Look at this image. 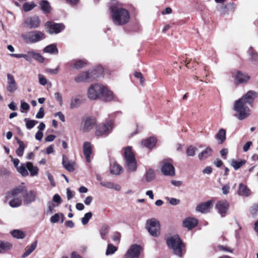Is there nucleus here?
Returning a JSON list of instances; mask_svg holds the SVG:
<instances>
[{"label":"nucleus","instance_id":"cd10ccee","mask_svg":"<svg viewBox=\"0 0 258 258\" xmlns=\"http://www.w3.org/2000/svg\"><path fill=\"white\" fill-rule=\"evenodd\" d=\"M237 194L238 195L241 196L248 197L250 195V190L245 185L241 183L239 185Z\"/></svg>","mask_w":258,"mask_h":258},{"label":"nucleus","instance_id":"b1692460","mask_svg":"<svg viewBox=\"0 0 258 258\" xmlns=\"http://www.w3.org/2000/svg\"><path fill=\"white\" fill-rule=\"evenodd\" d=\"M62 164L66 170L73 172L75 170V163L72 161H69L65 155H63Z\"/></svg>","mask_w":258,"mask_h":258},{"label":"nucleus","instance_id":"393cba45","mask_svg":"<svg viewBox=\"0 0 258 258\" xmlns=\"http://www.w3.org/2000/svg\"><path fill=\"white\" fill-rule=\"evenodd\" d=\"M25 166L27 171L28 172L29 171L30 172L31 176H35L38 175V168L36 166H34L32 163L27 162L25 164Z\"/></svg>","mask_w":258,"mask_h":258},{"label":"nucleus","instance_id":"423d86ee","mask_svg":"<svg viewBox=\"0 0 258 258\" xmlns=\"http://www.w3.org/2000/svg\"><path fill=\"white\" fill-rule=\"evenodd\" d=\"M21 37L27 44L35 43L45 38L44 33L37 30L23 33L21 34Z\"/></svg>","mask_w":258,"mask_h":258},{"label":"nucleus","instance_id":"e433bc0d","mask_svg":"<svg viewBox=\"0 0 258 258\" xmlns=\"http://www.w3.org/2000/svg\"><path fill=\"white\" fill-rule=\"evenodd\" d=\"M40 5L41 10L45 13H48L50 12L51 7L49 2L46 0H42L40 2Z\"/></svg>","mask_w":258,"mask_h":258},{"label":"nucleus","instance_id":"49530a36","mask_svg":"<svg viewBox=\"0 0 258 258\" xmlns=\"http://www.w3.org/2000/svg\"><path fill=\"white\" fill-rule=\"evenodd\" d=\"M155 178V172L152 169L148 170L146 172V180L148 182L152 181Z\"/></svg>","mask_w":258,"mask_h":258},{"label":"nucleus","instance_id":"0eeeda50","mask_svg":"<svg viewBox=\"0 0 258 258\" xmlns=\"http://www.w3.org/2000/svg\"><path fill=\"white\" fill-rule=\"evenodd\" d=\"M102 73V68L98 67L97 70L94 69L81 73L75 78V81L77 83H81L89 80H93L97 78Z\"/></svg>","mask_w":258,"mask_h":258},{"label":"nucleus","instance_id":"de8ad7c7","mask_svg":"<svg viewBox=\"0 0 258 258\" xmlns=\"http://www.w3.org/2000/svg\"><path fill=\"white\" fill-rule=\"evenodd\" d=\"M197 150V148L192 146H190L186 149V154L188 156H195Z\"/></svg>","mask_w":258,"mask_h":258},{"label":"nucleus","instance_id":"8fccbe9b","mask_svg":"<svg viewBox=\"0 0 258 258\" xmlns=\"http://www.w3.org/2000/svg\"><path fill=\"white\" fill-rule=\"evenodd\" d=\"M117 250V247L112 244H108L106 251V255L112 254Z\"/></svg>","mask_w":258,"mask_h":258},{"label":"nucleus","instance_id":"6e6552de","mask_svg":"<svg viewBox=\"0 0 258 258\" xmlns=\"http://www.w3.org/2000/svg\"><path fill=\"white\" fill-rule=\"evenodd\" d=\"M103 85L99 83L92 84L88 89L87 96L89 99L96 100L101 99Z\"/></svg>","mask_w":258,"mask_h":258},{"label":"nucleus","instance_id":"f3484780","mask_svg":"<svg viewBox=\"0 0 258 258\" xmlns=\"http://www.w3.org/2000/svg\"><path fill=\"white\" fill-rule=\"evenodd\" d=\"M7 90L10 93H14L18 89V85L15 80L14 77L11 74L7 75Z\"/></svg>","mask_w":258,"mask_h":258},{"label":"nucleus","instance_id":"ea45409f","mask_svg":"<svg viewBox=\"0 0 258 258\" xmlns=\"http://www.w3.org/2000/svg\"><path fill=\"white\" fill-rule=\"evenodd\" d=\"M81 100L78 97H72L71 100L70 108L74 109L78 107L81 104Z\"/></svg>","mask_w":258,"mask_h":258},{"label":"nucleus","instance_id":"7c9ffc66","mask_svg":"<svg viewBox=\"0 0 258 258\" xmlns=\"http://www.w3.org/2000/svg\"><path fill=\"white\" fill-rule=\"evenodd\" d=\"M212 152V149L210 147H207L203 151L199 153L198 155L199 158L201 160H204L211 156Z\"/></svg>","mask_w":258,"mask_h":258},{"label":"nucleus","instance_id":"0e129e2a","mask_svg":"<svg viewBox=\"0 0 258 258\" xmlns=\"http://www.w3.org/2000/svg\"><path fill=\"white\" fill-rule=\"evenodd\" d=\"M120 234L119 232H116L112 236V238L114 241H119L120 239Z\"/></svg>","mask_w":258,"mask_h":258},{"label":"nucleus","instance_id":"58836bf2","mask_svg":"<svg viewBox=\"0 0 258 258\" xmlns=\"http://www.w3.org/2000/svg\"><path fill=\"white\" fill-rule=\"evenodd\" d=\"M12 246V245L9 242L0 241V253H4L10 249Z\"/></svg>","mask_w":258,"mask_h":258},{"label":"nucleus","instance_id":"5fc2aeb1","mask_svg":"<svg viewBox=\"0 0 258 258\" xmlns=\"http://www.w3.org/2000/svg\"><path fill=\"white\" fill-rule=\"evenodd\" d=\"M250 212L253 216L258 215V204L253 205L250 209Z\"/></svg>","mask_w":258,"mask_h":258},{"label":"nucleus","instance_id":"9b49d317","mask_svg":"<svg viewBox=\"0 0 258 258\" xmlns=\"http://www.w3.org/2000/svg\"><path fill=\"white\" fill-rule=\"evenodd\" d=\"M17 187L9 192L7 196L8 199H9V205L12 208H16L20 206L22 203L21 195L16 194Z\"/></svg>","mask_w":258,"mask_h":258},{"label":"nucleus","instance_id":"473e14b6","mask_svg":"<svg viewBox=\"0 0 258 258\" xmlns=\"http://www.w3.org/2000/svg\"><path fill=\"white\" fill-rule=\"evenodd\" d=\"M100 184L103 186L110 189H114L115 190L119 191L121 189V187L118 184H114L113 182L109 181H101Z\"/></svg>","mask_w":258,"mask_h":258},{"label":"nucleus","instance_id":"603ef678","mask_svg":"<svg viewBox=\"0 0 258 258\" xmlns=\"http://www.w3.org/2000/svg\"><path fill=\"white\" fill-rule=\"evenodd\" d=\"M10 55L11 56L20 58H25L27 61H28V60L29 59V51L27 52V54H16V53H12Z\"/></svg>","mask_w":258,"mask_h":258},{"label":"nucleus","instance_id":"864d4df0","mask_svg":"<svg viewBox=\"0 0 258 258\" xmlns=\"http://www.w3.org/2000/svg\"><path fill=\"white\" fill-rule=\"evenodd\" d=\"M36 5L34 3H26L23 5V10L25 12H28L32 10Z\"/></svg>","mask_w":258,"mask_h":258},{"label":"nucleus","instance_id":"dca6fc26","mask_svg":"<svg viewBox=\"0 0 258 258\" xmlns=\"http://www.w3.org/2000/svg\"><path fill=\"white\" fill-rule=\"evenodd\" d=\"M229 204L226 200L218 201L216 205V208L222 217H224L229 209Z\"/></svg>","mask_w":258,"mask_h":258},{"label":"nucleus","instance_id":"680f3d73","mask_svg":"<svg viewBox=\"0 0 258 258\" xmlns=\"http://www.w3.org/2000/svg\"><path fill=\"white\" fill-rule=\"evenodd\" d=\"M54 116H57L59 119L62 122L65 121V117L64 115L61 112H57L54 114Z\"/></svg>","mask_w":258,"mask_h":258},{"label":"nucleus","instance_id":"39448f33","mask_svg":"<svg viewBox=\"0 0 258 258\" xmlns=\"http://www.w3.org/2000/svg\"><path fill=\"white\" fill-rule=\"evenodd\" d=\"M16 191V194L21 195V197H23L24 205H29L36 200V192L32 190H27L23 184L17 186Z\"/></svg>","mask_w":258,"mask_h":258},{"label":"nucleus","instance_id":"c9c22d12","mask_svg":"<svg viewBox=\"0 0 258 258\" xmlns=\"http://www.w3.org/2000/svg\"><path fill=\"white\" fill-rule=\"evenodd\" d=\"M246 161L245 160H236L235 159H232L231 160L230 165L233 167L235 170H238L241 167L243 166Z\"/></svg>","mask_w":258,"mask_h":258},{"label":"nucleus","instance_id":"1a4fd4ad","mask_svg":"<svg viewBox=\"0 0 258 258\" xmlns=\"http://www.w3.org/2000/svg\"><path fill=\"white\" fill-rule=\"evenodd\" d=\"M114 127L113 122L109 120L105 123L98 124L96 127L95 135L97 137H105L111 133Z\"/></svg>","mask_w":258,"mask_h":258},{"label":"nucleus","instance_id":"bf43d9fd","mask_svg":"<svg viewBox=\"0 0 258 258\" xmlns=\"http://www.w3.org/2000/svg\"><path fill=\"white\" fill-rule=\"evenodd\" d=\"M134 75H135V77H136L137 78H138L140 80V83L141 84H144V80L143 75L141 73L136 72L135 73Z\"/></svg>","mask_w":258,"mask_h":258},{"label":"nucleus","instance_id":"a878e982","mask_svg":"<svg viewBox=\"0 0 258 258\" xmlns=\"http://www.w3.org/2000/svg\"><path fill=\"white\" fill-rule=\"evenodd\" d=\"M29 58L28 61L31 62L32 59L34 58L39 62H43L44 61V57L39 53H37L33 50L29 51Z\"/></svg>","mask_w":258,"mask_h":258},{"label":"nucleus","instance_id":"13d9d810","mask_svg":"<svg viewBox=\"0 0 258 258\" xmlns=\"http://www.w3.org/2000/svg\"><path fill=\"white\" fill-rule=\"evenodd\" d=\"M44 115V110L43 107H41L36 115L37 118H42Z\"/></svg>","mask_w":258,"mask_h":258},{"label":"nucleus","instance_id":"c756f323","mask_svg":"<svg viewBox=\"0 0 258 258\" xmlns=\"http://www.w3.org/2000/svg\"><path fill=\"white\" fill-rule=\"evenodd\" d=\"M235 79L239 83H243L247 82L250 79V77L247 74L238 72Z\"/></svg>","mask_w":258,"mask_h":258},{"label":"nucleus","instance_id":"412c9836","mask_svg":"<svg viewBox=\"0 0 258 258\" xmlns=\"http://www.w3.org/2000/svg\"><path fill=\"white\" fill-rule=\"evenodd\" d=\"M83 153L87 162L91 161L90 155L92 152V146L90 142H85L83 146Z\"/></svg>","mask_w":258,"mask_h":258},{"label":"nucleus","instance_id":"ddd939ff","mask_svg":"<svg viewBox=\"0 0 258 258\" xmlns=\"http://www.w3.org/2000/svg\"><path fill=\"white\" fill-rule=\"evenodd\" d=\"M161 172L166 176H173L175 174V168L171 159L164 160L162 162Z\"/></svg>","mask_w":258,"mask_h":258},{"label":"nucleus","instance_id":"7ed1b4c3","mask_svg":"<svg viewBox=\"0 0 258 258\" xmlns=\"http://www.w3.org/2000/svg\"><path fill=\"white\" fill-rule=\"evenodd\" d=\"M167 244L176 255L181 257L184 248V244L178 235H173L167 239Z\"/></svg>","mask_w":258,"mask_h":258},{"label":"nucleus","instance_id":"09e8293b","mask_svg":"<svg viewBox=\"0 0 258 258\" xmlns=\"http://www.w3.org/2000/svg\"><path fill=\"white\" fill-rule=\"evenodd\" d=\"M248 53L251 60H256L257 59L258 57V54L252 47L249 48Z\"/></svg>","mask_w":258,"mask_h":258},{"label":"nucleus","instance_id":"6e6d98bb","mask_svg":"<svg viewBox=\"0 0 258 258\" xmlns=\"http://www.w3.org/2000/svg\"><path fill=\"white\" fill-rule=\"evenodd\" d=\"M54 98L58 102L59 105L60 106H62L63 102H62V97L60 93L56 92L54 93Z\"/></svg>","mask_w":258,"mask_h":258},{"label":"nucleus","instance_id":"2f4dec72","mask_svg":"<svg viewBox=\"0 0 258 258\" xmlns=\"http://www.w3.org/2000/svg\"><path fill=\"white\" fill-rule=\"evenodd\" d=\"M37 245V241H35L30 246H28L25 248V251L23 254L22 258H25L30 254L36 248Z\"/></svg>","mask_w":258,"mask_h":258},{"label":"nucleus","instance_id":"f704fd0d","mask_svg":"<svg viewBox=\"0 0 258 258\" xmlns=\"http://www.w3.org/2000/svg\"><path fill=\"white\" fill-rule=\"evenodd\" d=\"M216 139L219 144H222L226 140V131L223 128L220 129L216 135Z\"/></svg>","mask_w":258,"mask_h":258},{"label":"nucleus","instance_id":"f03ea898","mask_svg":"<svg viewBox=\"0 0 258 258\" xmlns=\"http://www.w3.org/2000/svg\"><path fill=\"white\" fill-rule=\"evenodd\" d=\"M112 21L116 25H123L130 19L128 11L123 8L121 4L116 0H112L109 7Z\"/></svg>","mask_w":258,"mask_h":258},{"label":"nucleus","instance_id":"4468645a","mask_svg":"<svg viewBox=\"0 0 258 258\" xmlns=\"http://www.w3.org/2000/svg\"><path fill=\"white\" fill-rule=\"evenodd\" d=\"M45 26L48 28V32L49 34H57L64 29V26L62 24L55 23L51 22H47Z\"/></svg>","mask_w":258,"mask_h":258},{"label":"nucleus","instance_id":"f8f14e48","mask_svg":"<svg viewBox=\"0 0 258 258\" xmlns=\"http://www.w3.org/2000/svg\"><path fill=\"white\" fill-rule=\"evenodd\" d=\"M146 228L153 236L156 237L160 234V223L154 218L147 220Z\"/></svg>","mask_w":258,"mask_h":258},{"label":"nucleus","instance_id":"2eb2a0df","mask_svg":"<svg viewBox=\"0 0 258 258\" xmlns=\"http://www.w3.org/2000/svg\"><path fill=\"white\" fill-rule=\"evenodd\" d=\"M141 247L137 244L132 245L124 255V258H138L140 254Z\"/></svg>","mask_w":258,"mask_h":258},{"label":"nucleus","instance_id":"774afa93","mask_svg":"<svg viewBox=\"0 0 258 258\" xmlns=\"http://www.w3.org/2000/svg\"><path fill=\"white\" fill-rule=\"evenodd\" d=\"M29 105L26 102H21V108L24 110L27 111L29 109Z\"/></svg>","mask_w":258,"mask_h":258},{"label":"nucleus","instance_id":"37998d69","mask_svg":"<svg viewBox=\"0 0 258 258\" xmlns=\"http://www.w3.org/2000/svg\"><path fill=\"white\" fill-rule=\"evenodd\" d=\"M24 121L26 122V126L28 130L32 129L36 124L38 123L37 120H31L27 118L24 119Z\"/></svg>","mask_w":258,"mask_h":258},{"label":"nucleus","instance_id":"6ab92c4d","mask_svg":"<svg viewBox=\"0 0 258 258\" xmlns=\"http://www.w3.org/2000/svg\"><path fill=\"white\" fill-rule=\"evenodd\" d=\"M101 98L100 100L105 102H110L115 100L116 97L113 93L109 90L108 88L103 85V91L101 93Z\"/></svg>","mask_w":258,"mask_h":258},{"label":"nucleus","instance_id":"3c124183","mask_svg":"<svg viewBox=\"0 0 258 258\" xmlns=\"http://www.w3.org/2000/svg\"><path fill=\"white\" fill-rule=\"evenodd\" d=\"M92 216V214L91 212H88L86 213L84 216L81 219V222L83 225H86L88 223L90 219L91 218Z\"/></svg>","mask_w":258,"mask_h":258},{"label":"nucleus","instance_id":"72a5a7b5","mask_svg":"<svg viewBox=\"0 0 258 258\" xmlns=\"http://www.w3.org/2000/svg\"><path fill=\"white\" fill-rule=\"evenodd\" d=\"M44 53H49L51 54H57L58 50L57 48L56 45L55 44H50L43 49Z\"/></svg>","mask_w":258,"mask_h":258},{"label":"nucleus","instance_id":"f257e3e1","mask_svg":"<svg viewBox=\"0 0 258 258\" xmlns=\"http://www.w3.org/2000/svg\"><path fill=\"white\" fill-rule=\"evenodd\" d=\"M257 96V93L256 92L250 90L235 102L234 109L238 113V117L240 120L245 118L250 114L249 106H252Z\"/></svg>","mask_w":258,"mask_h":258},{"label":"nucleus","instance_id":"bb28decb","mask_svg":"<svg viewBox=\"0 0 258 258\" xmlns=\"http://www.w3.org/2000/svg\"><path fill=\"white\" fill-rule=\"evenodd\" d=\"M157 140L154 137H150L142 141V145L148 149L153 148L156 145Z\"/></svg>","mask_w":258,"mask_h":258},{"label":"nucleus","instance_id":"a18cd8bd","mask_svg":"<svg viewBox=\"0 0 258 258\" xmlns=\"http://www.w3.org/2000/svg\"><path fill=\"white\" fill-rule=\"evenodd\" d=\"M87 64V62L84 60H78L74 64V67L77 70H80L85 67Z\"/></svg>","mask_w":258,"mask_h":258},{"label":"nucleus","instance_id":"9d476101","mask_svg":"<svg viewBox=\"0 0 258 258\" xmlns=\"http://www.w3.org/2000/svg\"><path fill=\"white\" fill-rule=\"evenodd\" d=\"M97 123L95 117L88 116L82 118L80 126V130L83 133L90 132L92 130Z\"/></svg>","mask_w":258,"mask_h":258},{"label":"nucleus","instance_id":"aec40b11","mask_svg":"<svg viewBox=\"0 0 258 258\" xmlns=\"http://www.w3.org/2000/svg\"><path fill=\"white\" fill-rule=\"evenodd\" d=\"M12 161L15 167L17 168L18 172L23 176L26 177L29 175V172L26 169L24 164L21 163L20 165L19 166L20 161L18 159L12 158Z\"/></svg>","mask_w":258,"mask_h":258},{"label":"nucleus","instance_id":"e2e57ef3","mask_svg":"<svg viewBox=\"0 0 258 258\" xmlns=\"http://www.w3.org/2000/svg\"><path fill=\"white\" fill-rule=\"evenodd\" d=\"M230 186L229 185H224L222 188V191L223 195H227L229 192Z\"/></svg>","mask_w":258,"mask_h":258},{"label":"nucleus","instance_id":"5701e85b","mask_svg":"<svg viewBox=\"0 0 258 258\" xmlns=\"http://www.w3.org/2000/svg\"><path fill=\"white\" fill-rule=\"evenodd\" d=\"M212 202L208 201L206 202L199 204L196 208V210L202 213H206L209 211L211 208Z\"/></svg>","mask_w":258,"mask_h":258},{"label":"nucleus","instance_id":"69168bd1","mask_svg":"<svg viewBox=\"0 0 258 258\" xmlns=\"http://www.w3.org/2000/svg\"><path fill=\"white\" fill-rule=\"evenodd\" d=\"M53 201L57 203L58 205L61 204V199L60 197L58 195H55L53 197Z\"/></svg>","mask_w":258,"mask_h":258},{"label":"nucleus","instance_id":"a211bd4d","mask_svg":"<svg viewBox=\"0 0 258 258\" xmlns=\"http://www.w3.org/2000/svg\"><path fill=\"white\" fill-rule=\"evenodd\" d=\"M25 26L30 29L38 28L40 24V21L38 16H33L26 18L24 22Z\"/></svg>","mask_w":258,"mask_h":258},{"label":"nucleus","instance_id":"20e7f679","mask_svg":"<svg viewBox=\"0 0 258 258\" xmlns=\"http://www.w3.org/2000/svg\"><path fill=\"white\" fill-rule=\"evenodd\" d=\"M124 166L126 170L129 172L135 171L137 168V161L131 147L124 148Z\"/></svg>","mask_w":258,"mask_h":258},{"label":"nucleus","instance_id":"4c0bfd02","mask_svg":"<svg viewBox=\"0 0 258 258\" xmlns=\"http://www.w3.org/2000/svg\"><path fill=\"white\" fill-rule=\"evenodd\" d=\"M109 226L107 225H103L99 230L100 236L102 239L105 240L106 237L109 231Z\"/></svg>","mask_w":258,"mask_h":258},{"label":"nucleus","instance_id":"a19ab883","mask_svg":"<svg viewBox=\"0 0 258 258\" xmlns=\"http://www.w3.org/2000/svg\"><path fill=\"white\" fill-rule=\"evenodd\" d=\"M17 143H18L19 147L16 150V154L18 156L21 157L24 154L25 146L24 142L19 140H18Z\"/></svg>","mask_w":258,"mask_h":258},{"label":"nucleus","instance_id":"c03bdc74","mask_svg":"<svg viewBox=\"0 0 258 258\" xmlns=\"http://www.w3.org/2000/svg\"><path fill=\"white\" fill-rule=\"evenodd\" d=\"M61 217V222L62 223L63 222V220H64V215L63 214H58V213H56V214H55L53 216H52L51 218H50V222L52 223H57V222H58L59 219H60V217Z\"/></svg>","mask_w":258,"mask_h":258},{"label":"nucleus","instance_id":"4d7b16f0","mask_svg":"<svg viewBox=\"0 0 258 258\" xmlns=\"http://www.w3.org/2000/svg\"><path fill=\"white\" fill-rule=\"evenodd\" d=\"M38 78H39V82L41 85L44 86L47 84V79L44 77V76H43L41 74H39L38 75Z\"/></svg>","mask_w":258,"mask_h":258},{"label":"nucleus","instance_id":"c85d7f7f","mask_svg":"<svg viewBox=\"0 0 258 258\" xmlns=\"http://www.w3.org/2000/svg\"><path fill=\"white\" fill-rule=\"evenodd\" d=\"M110 170L111 174L114 175H118L122 171V167L116 162L111 164Z\"/></svg>","mask_w":258,"mask_h":258},{"label":"nucleus","instance_id":"4be33fe9","mask_svg":"<svg viewBox=\"0 0 258 258\" xmlns=\"http://www.w3.org/2000/svg\"><path fill=\"white\" fill-rule=\"evenodd\" d=\"M198 223L197 219L192 217H188L185 219L183 221V226L190 230L196 227Z\"/></svg>","mask_w":258,"mask_h":258},{"label":"nucleus","instance_id":"338daca9","mask_svg":"<svg viewBox=\"0 0 258 258\" xmlns=\"http://www.w3.org/2000/svg\"><path fill=\"white\" fill-rule=\"evenodd\" d=\"M47 207L48 211L52 213L53 212V209L55 207V205L52 202H48L47 203Z\"/></svg>","mask_w":258,"mask_h":258},{"label":"nucleus","instance_id":"79ce46f5","mask_svg":"<svg viewBox=\"0 0 258 258\" xmlns=\"http://www.w3.org/2000/svg\"><path fill=\"white\" fill-rule=\"evenodd\" d=\"M11 235L15 238L22 239L25 237L26 234L20 230H14L11 232Z\"/></svg>","mask_w":258,"mask_h":258},{"label":"nucleus","instance_id":"052dcab7","mask_svg":"<svg viewBox=\"0 0 258 258\" xmlns=\"http://www.w3.org/2000/svg\"><path fill=\"white\" fill-rule=\"evenodd\" d=\"M168 200L171 205L175 206L180 203V200L175 198H168Z\"/></svg>","mask_w":258,"mask_h":258}]
</instances>
